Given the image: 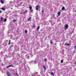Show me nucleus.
<instances>
[{
    "label": "nucleus",
    "mask_w": 76,
    "mask_h": 76,
    "mask_svg": "<svg viewBox=\"0 0 76 76\" xmlns=\"http://www.w3.org/2000/svg\"><path fill=\"white\" fill-rule=\"evenodd\" d=\"M15 59H17L18 61H17V60H15V62L18 63L16 64V65H19V64H21V63H23V64H24V65H25L26 61V60H25L24 58H22V56H20V55L19 54H17L16 56Z\"/></svg>",
    "instance_id": "f257e3e1"
},
{
    "label": "nucleus",
    "mask_w": 76,
    "mask_h": 76,
    "mask_svg": "<svg viewBox=\"0 0 76 76\" xmlns=\"http://www.w3.org/2000/svg\"><path fill=\"white\" fill-rule=\"evenodd\" d=\"M16 55L15 56V58H13V60H12L9 63V65L8 66H7V68H9V67H14V66H13L12 65L14 64V63H16L17 64H18V63H18L17 62H15V60H17L18 61V59H16Z\"/></svg>",
    "instance_id": "f03ea898"
},
{
    "label": "nucleus",
    "mask_w": 76,
    "mask_h": 76,
    "mask_svg": "<svg viewBox=\"0 0 76 76\" xmlns=\"http://www.w3.org/2000/svg\"><path fill=\"white\" fill-rule=\"evenodd\" d=\"M39 57L38 56H37L36 58V59L35 60L34 62L33 61H31L29 62V63L31 64H33V62H34V64H37V63H38V60H39Z\"/></svg>",
    "instance_id": "7ed1b4c3"
},
{
    "label": "nucleus",
    "mask_w": 76,
    "mask_h": 76,
    "mask_svg": "<svg viewBox=\"0 0 76 76\" xmlns=\"http://www.w3.org/2000/svg\"><path fill=\"white\" fill-rule=\"evenodd\" d=\"M12 53H9L7 56L8 57L10 58L11 57H12Z\"/></svg>",
    "instance_id": "20e7f679"
},
{
    "label": "nucleus",
    "mask_w": 76,
    "mask_h": 76,
    "mask_svg": "<svg viewBox=\"0 0 76 76\" xmlns=\"http://www.w3.org/2000/svg\"><path fill=\"white\" fill-rule=\"evenodd\" d=\"M44 10L42 9V14L43 16H45V15L44 13Z\"/></svg>",
    "instance_id": "39448f33"
},
{
    "label": "nucleus",
    "mask_w": 76,
    "mask_h": 76,
    "mask_svg": "<svg viewBox=\"0 0 76 76\" xmlns=\"http://www.w3.org/2000/svg\"><path fill=\"white\" fill-rule=\"evenodd\" d=\"M68 28H69V25H68V24H66L64 27L65 29H67Z\"/></svg>",
    "instance_id": "423d86ee"
},
{
    "label": "nucleus",
    "mask_w": 76,
    "mask_h": 76,
    "mask_svg": "<svg viewBox=\"0 0 76 76\" xmlns=\"http://www.w3.org/2000/svg\"><path fill=\"white\" fill-rule=\"evenodd\" d=\"M26 53V52L24 50H22L21 51V54H23V55L24 54Z\"/></svg>",
    "instance_id": "0eeeda50"
},
{
    "label": "nucleus",
    "mask_w": 76,
    "mask_h": 76,
    "mask_svg": "<svg viewBox=\"0 0 76 76\" xmlns=\"http://www.w3.org/2000/svg\"><path fill=\"white\" fill-rule=\"evenodd\" d=\"M9 62V61L7 60L6 59H4V63H5L6 64L8 63Z\"/></svg>",
    "instance_id": "6e6552de"
},
{
    "label": "nucleus",
    "mask_w": 76,
    "mask_h": 76,
    "mask_svg": "<svg viewBox=\"0 0 76 76\" xmlns=\"http://www.w3.org/2000/svg\"><path fill=\"white\" fill-rule=\"evenodd\" d=\"M7 76H11V74L9 72H7Z\"/></svg>",
    "instance_id": "1a4fd4ad"
},
{
    "label": "nucleus",
    "mask_w": 76,
    "mask_h": 76,
    "mask_svg": "<svg viewBox=\"0 0 76 76\" xmlns=\"http://www.w3.org/2000/svg\"><path fill=\"white\" fill-rule=\"evenodd\" d=\"M62 75L63 76H68L67 74H66V73H62Z\"/></svg>",
    "instance_id": "9d476101"
},
{
    "label": "nucleus",
    "mask_w": 76,
    "mask_h": 76,
    "mask_svg": "<svg viewBox=\"0 0 76 76\" xmlns=\"http://www.w3.org/2000/svg\"><path fill=\"white\" fill-rule=\"evenodd\" d=\"M60 15H61V12H58V16H57V17H58L59 16H60Z\"/></svg>",
    "instance_id": "9b49d317"
},
{
    "label": "nucleus",
    "mask_w": 76,
    "mask_h": 76,
    "mask_svg": "<svg viewBox=\"0 0 76 76\" xmlns=\"http://www.w3.org/2000/svg\"><path fill=\"white\" fill-rule=\"evenodd\" d=\"M28 12V11L27 10H26V11H25L24 12H23V14L25 15V14L26 13Z\"/></svg>",
    "instance_id": "f8f14e48"
},
{
    "label": "nucleus",
    "mask_w": 76,
    "mask_h": 76,
    "mask_svg": "<svg viewBox=\"0 0 76 76\" xmlns=\"http://www.w3.org/2000/svg\"><path fill=\"white\" fill-rule=\"evenodd\" d=\"M50 74L51 75V76H54V72H51L50 73Z\"/></svg>",
    "instance_id": "ddd939ff"
},
{
    "label": "nucleus",
    "mask_w": 76,
    "mask_h": 76,
    "mask_svg": "<svg viewBox=\"0 0 76 76\" xmlns=\"http://www.w3.org/2000/svg\"><path fill=\"white\" fill-rule=\"evenodd\" d=\"M13 44V43H10V40H9V42L8 43V45H10V44Z\"/></svg>",
    "instance_id": "4468645a"
},
{
    "label": "nucleus",
    "mask_w": 76,
    "mask_h": 76,
    "mask_svg": "<svg viewBox=\"0 0 76 76\" xmlns=\"http://www.w3.org/2000/svg\"><path fill=\"white\" fill-rule=\"evenodd\" d=\"M26 57L27 58V59H29L30 57L29 56L27 55L26 56Z\"/></svg>",
    "instance_id": "2eb2a0df"
},
{
    "label": "nucleus",
    "mask_w": 76,
    "mask_h": 76,
    "mask_svg": "<svg viewBox=\"0 0 76 76\" xmlns=\"http://www.w3.org/2000/svg\"><path fill=\"white\" fill-rule=\"evenodd\" d=\"M39 8V5H37L36 6V10H38Z\"/></svg>",
    "instance_id": "dca6fc26"
},
{
    "label": "nucleus",
    "mask_w": 76,
    "mask_h": 76,
    "mask_svg": "<svg viewBox=\"0 0 76 76\" xmlns=\"http://www.w3.org/2000/svg\"><path fill=\"white\" fill-rule=\"evenodd\" d=\"M47 50H48V48L50 47V46L48 44H47Z\"/></svg>",
    "instance_id": "f3484780"
},
{
    "label": "nucleus",
    "mask_w": 76,
    "mask_h": 76,
    "mask_svg": "<svg viewBox=\"0 0 76 76\" xmlns=\"http://www.w3.org/2000/svg\"><path fill=\"white\" fill-rule=\"evenodd\" d=\"M30 56L31 57H32L33 56V55H32V52H31V53H30Z\"/></svg>",
    "instance_id": "a211bd4d"
},
{
    "label": "nucleus",
    "mask_w": 76,
    "mask_h": 76,
    "mask_svg": "<svg viewBox=\"0 0 76 76\" xmlns=\"http://www.w3.org/2000/svg\"><path fill=\"white\" fill-rule=\"evenodd\" d=\"M43 68H44V69L45 70H46V67H45V66L43 65Z\"/></svg>",
    "instance_id": "6ab92c4d"
},
{
    "label": "nucleus",
    "mask_w": 76,
    "mask_h": 76,
    "mask_svg": "<svg viewBox=\"0 0 76 76\" xmlns=\"http://www.w3.org/2000/svg\"><path fill=\"white\" fill-rule=\"evenodd\" d=\"M8 50L10 51H12V47H10L8 48Z\"/></svg>",
    "instance_id": "aec40b11"
},
{
    "label": "nucleus",
    "mask_w": 76,
    "mask_h": 76,
    "mask_svg": "<svg viewBox=\"0 0 76 76\" xmlns=\"http://www.w3.org/2000/svg\"><path fill=\"white\" fill-rule=\"evenodd\" d=\"M65 10V8H64V7H63L62 8V10Z\"/></svg>",
    "instance_id": "412c9836"
},
{
    "label": "nucleus",
    "mask_w": 76,
    "mask_h": 76,
    "mask_svg": "<svg viewBox=\"0 0 76 76\" xmlns=\"http://www.w3.org/2000/svg\"><path fill=\"white\" fill-rule=\"evenodd\" d=\"M28 21H31V17H29L28 20Z\"/></svg>",
    "instance_id": "4be33fe9"
},
{
    "label": "nucleus",
    "mask_w": 76,
    "mask_h": 76,
    "mask_svg": "<svg viewBox=\"0 0 76 76\" xmlns=\"http://www.w3.org/2000/svg\"><path fill=\"white\" fill-rule=\"evenodd\" d=\"M10 5H11V6L13 7V4L12 5V3H13V2H10Z\"/></svg>",
    "instance_id": "5701e85b"
},
{
    "label": "nucleus",
    "mask_w": 76,
    "mask_h": 76,
    "mask_svg": "<svg viewBox=\"0 0 76 76\" xmlns=\"http://www.w3.org/2000/svg\"><path fill=\"white\" fill-rule=\"evenodd\" d=\"M3 17H1L0 18V20L1 22H2V20H3Z\"/></svg>",
    "instance_id": "b1692460"
},
{
    "label": "nucleus",
    "mask_w": 76,
    "mask_h": 76,
    "mask_svg": "<svg viewBox=\"0 0 76 76\" xmlns=\"http://www.w3.org/2000/svg\"><path fill=\"white\" fill-rule=\"evenodd\" d=\"M64 45H68V46H69V43H65Z\"/></svg>",
    "instance_id": "393cba45"
},
{
    "label": "nucleus",
    "mask_w": 76,
    "mask_h": 76,
    "mask_svg": "<svg viewBox=\"0 0 76 76\" xmlns=\"http://www.w3.org/2000/svg\"><path fill=\"white\" fill-rule=\"evenodd\" d=\"M4 63H1V66H4V65H5V64H4Z\"/></svg>",
    "instance_id": "a878e982"
},
{
    "label": "nucleus",
    "mask_w": 76,
    "mask_h": 76,
    "mask_svg": "<svg viewBox=\"0 0 76 76\" xmlns=\"http://www.w3.org/2000/svg\"><path fill=\"white\" fill-rule=\"evenodd\" d=\"M17 21V20H12V21L13 22H16Z\"/></svg>",
    "instance_id": "bb28decb"
},
{
    "label": "nucleus",
    "mask_w": 76,
    "mask_h": 76,
    "mask_svg": "<svg viewBox=\"0 0 76 76\" xmlns=\"http://www.w3.org/2000/svg\"><path fill=\"white\" fill-rule=\"evenodd\" d=\"M6 57H7V58H8V56H5L4 57V60H6Z\"/></svg>",
    "instance_id": "cd10ccee"
},
{
    "label": "nucleus",
    "mask_w": 76,
    "mask_h": 76,
    "mask_svg": "<svg viewBox=\"0 0 76 76\" xmlns=\"http://www.w3.org/2000/svg\"><path fill=\"white\" fill-rule=\"evenodd\" d=\"M29 8L30 9V10H32V7L30 6L29 7Z\"/></svg>",
    "instance_id": "c85d7f7f"
},
{
    "label": "nucleus",
    "mask_w": 76,
    "mask_h": 76,
    "mask_svg": "<svg viewBox=\"0 0 76 76\" xmlns=\"http://www.w3.org/2000/svg\"><path fill=\"white\" fill-rule=\"evenodd\" d=\"M8 36L9 37H10V38H11V37H12V34H8Z\"/></svg>",
    "instance_id": "c756f323"
},
{
    "label": "nucleus",
    "mask_w": 76,
    "mask_h": 76,
    "mask_svg": "<svg viewBox=\"0 0 76 76\" xmlns=\"http://www.w3.org/2000/svg\"><path fill=\"white\" fill-rule=\"evenodd\" d=\"M50 44L51 45H53V41H52V40H50Z\"/></svg>",
    "instance_id": "7c9ffc66"
},
{
    "label": "nucleus",
    "mask_w": 76,
    "mask_h": 76,
    "mask_svg": "<svg viewBox=\"0 0 76 76\" xmlns=\"http://www.w3.org/2000/svg\"><path fill=\"white\" fill-rule=\"evenodd\" d=\"M74 48L75 50H76V45H75L74 46Z\"/></svg>",
    "instance_id": "2f4dec72"
},
{
    "label": "nucleus",
    "mask_w": 76,
    "mask_h": 76,
    "mask_svg": "<svg viewBox=\"0 0 76 76\" xmlns=\"http://www.w3.org/2000/svg\"><path fill=\"white\" fill-rule=\"evenodd\" d=\"M1 1L2 4L4 3V2L3 1H2V0H1Z\"/></svg>",
    "instance_id": "473e14b6"
},
{
    "label": "nucleus",
    "mask_w": 76,
    "mask_h": 76,
    "mask_svg": "<svg viewBox=\"0 0 76 76\" xmlns=\"http://www.w3.org/2000/svg\"><path fill=\"white\" fill-rule=\"evenodd\" d=\"M39 29V26H38L37 28V30L38 31V30Z\"/></svg>",
    "instance_id": "72a5a7b5"
},
{
    "label": "nucleus",
    "mask_w": 76,
    "mask_h": 76,
    "mask_svg": "<svg viewBox=\"0 0 76 76\" xmlns=\"http://www.w3.org/2000/svg\"><path fill=\"white\" fill-rule=\"evenodd\" d=\"M15 75H16V76H18V73H17L16 72L15 73Z\"/></svg>",
    "instance_id": "f704fd0d"
},
{
    "label": "nucleus",
    "mask_w": 76,
    "mask_h": 76,
    "mask_svg": "<svg viewBox=\"0 0 76 76\" xmlns=\"http://www.w3.org/2000/svg\"><path fill=\"white\" fill-rule=\"evenodd\" d=\"M1 10H5V9L4 8H1Z\"/></svg>",
    "instance_id": "c9c22d12"
},
{
    "label": "nucleus",
    "mask_w": 76,
    "mask_h": 76,
    "mask_svg": "<svg viewBox=\"0 0 76 76\" xmlns=\"http://www.w3.org/2000/svg\"><path fill=\"white\" fill-rule=\"evenodd\" d=\"M6 20H7V19L5 18V19H4V22H6Z\"/></svg>",
    "instance_id": "e433bc0d"
},
{
    "label": "nucleus",
    "mask_w": 76,
    "mask_h": 76,
    "mask_svg": "<svg viewBox=\"0 0 76 76\" xmlns=\"http://www.w3.org/2000/svg\"><path fill=\"white\" fill-rule=\"evenodd\" d=\"M27 32H28V31L26 30L25 31V33H26V34H27Z\"/></svg>",
    "instance_id": "4c0bfd02"
},
{
    "label": "nucleus",
    "mask_w": 76,
    "mask_h": 76,
    "mask_svg": "<svg viewBox=\"0 0 76 76\" xmlns=\"http://www.w3.org/2000/svg\"><path fill=\"white\" fill-rule=\"evenodd\" d=\"M61 63H62L63 62V60H61Z\"/></svg>",
    "instance_id": "58836bf2"
},
{
    "label": "nucleus",
    "mask_w": 76,
    "mask_h": 76,
    "mask_svg": "<svg viewBox=\"0 0 76 76\" xmlns=\"http://www.w3.org/2000/svg\"><path fill=\"white\" fill-rule=\"evenodd\" d=\"M44 61H47V59L45 58V59H44Z\"/></svg>",
    "instance_id": "ea45409f"
},
{
    "label": "nucleus",
    "mask_w": 76,
    "mask_h": 76,
    "mask_svg": "<svg viewBox=\"0 0 76 76\" xmlns=\"http://www.w3.org/2000/svg\"><path fill=\"white\" fill-rule=\"evenodd\" d=\"M48 58L49 60H50V59H51V58H50V56H48Z\"/></svg>",
    "instance_id": "a19ab883"
},
{
    "label": "nucleus",
    "mask_w": 76,
    "mask_h": 76,
    "mask_svg": "<svg viewBox=\"0 0 76 76\" xmlns=\"http://www.w3.org/2000/svg\"><path fill=\"white\" fill-rule=\"evenodd\" d=\"M40 74H41V75H42V72L41 71V72H40Z\"/></svg>",
    "instance_id": "79ce46f5"
},
{
    "label": "nucleus",
    "mask_w": 76,
    "mask_h": 76,
    "mask_svg": "<svg viewBox=\"0 0 76 76\" xmlns=\"http://www.w3.org/2000/svg\"><path fill=\"white\" fill-rule=\"evenodd\" d=\"M33 12V10H31L30 11V12Z\"/></svg>",
    "instance_id": "37998d69"
},
{
    "label": "nucleus",
    "mask_w": 76,
    "mask_h": 76,
    "mask_svg": "<svg viewBox=\"0 0 76 76\" xmlns=\"http://www.w3.org/2000/svg\"><path fill=\"white\" fill-rule=\"evenodd\" d=\"M73 53H76V51H73Z\"/></svg>",
    "instance_id": "c03bdc74"
},
{
    "label": "nucleus",
    "mask_w": 76,
    "mask_h": 76,
    "mask_svg": "<svg viewBox=\"0 0 76 76\" xmlns=\"http://www.w3.org/2000/svg\"><path fill=\"white\" fill-rule=\"evenodd\" d=\"M3 52H1L0 53V54H1V55L2 54V53Z\"/></svg>",
    "instance_id": "a18cd8bd"
},
{
    "label": "nucleus",
    "mask_w": 76,
    "mask_h": 76,
    "mask_svg": "<svg viewBox=\"0 0 76 76\" xmlns=\"http://www.w3.org/2000/svg\"><path fill=\"white\" fill-rule=\"evenodd\" d=\"M33 27H34V28H35V27H36V26H33Z\"/></svg>",
    "instance_id": "49530a36"
},
{
    "label": "nucleus",
    "mask_w": 76,
    "mask_h": 76,
    "mask_svg": "<svg viewBox=\"0 0 76 76\" xmlns=\"http://www.w3.org/2000/svg\"><path fill=\"white\" fill-rule=\"evenodd\" d=\"M22 4V2H21L20 3V5H21V4Z\"/></svg>",
    "instance_id": "de8ad7c7"
},
{
    "label": "nucleus",
    "mask_w": 76,
    "mask_h": 76,
    "mask_svg": "<svg viewBox=\"0 0 76 76\" xmlns=\"http://www.w3.org/2000/svg\"><path fill=\"white\" fill-rule=\"evenodd\" d=\"M13 45H11V47H13Z\"/></svg>",
    "instance_id": "09e8293b"
},
{
    "label": "nucleus",
    "mask_w": 76,
    "mask_h": 76,
    "mask_svg": "<svg viewBox=\"0 0 76 76\" xmlns=\"http://www.w3.org/2000/svg\"><path fill=\"white\" fill-rule=\"evenodd\" d=\"M2 12H1V11H0V13H1Z\"/></svg>",
    "instance_id": "8fccbe9b"
},
{
    "label": "nucleus",
    "mask_w": 76,
    "mask_h": 76,
    "mask_svg": "<svg viewBox=\"0 0 76 76\" xmlns=\"http://www.w3.org/2000/svg\"><path fill=\"white\" fill-rule=\"evenodd\" d=\"M15 7H17V6L15 5Z\"/></svg>",
    "instance_id": "3c124183"
},
{
    "label": "nucleus",
    "mask_w": 76,
    "mask_h": 76,
    "mask_svg": "<svg viewBox=\"0 0 76 76\" xmlns=\"http://www.w3.org/2000/svg\"><path fill=\"white\" fill-rule=\"evenodd\" d=\"M74 69H75V70H76V68H74Z\"/></svg>",
    "instance_id": "603ef678"
},
{
    "label": "nucleus",
    "mask_w": 76,
    "mask_h": 76,
    "mask_svg": "<svg viewBox=\"0 0 76 76\" xmlns=\"http://www.w3.org/2000/svg\"><path fill=\"white\" fill-rule=\"evenodd\" d=\"M55 45H56V44H55Z\"/></svg>",
    "instance_id": "864d4df0"
},
{
    "label": "nucleus",
    "mask_w": 76,
    "mask_h": 76,
    "mask_svg": "<svg viewBox=\"0 0 76 76\" xmlns=\"http://www.w3.org/2000/svg\"><path fill=\"white\" fill-rule=\"evenodd\" d=\"M34 76V75H33V76Z\"/></svg>",
    "instance_id": "5fc2aeb1"
},
{
    "label": "nucleus",
    "mask_w": 76,
    "mask_h": 76,
    "mask_svg": "<svg viewBox=\"0 0 76 76\" xmlns=\"http://www.w3.org/2000/svg\"><path fill=\"white\" fill-rule=\"evenodd\" d=\"M7 41H8V40H7Z\"/></svg>",
    "instance_id": "6e6d98bb"
},
{
    "label": "nucleus",
    "mask_w": 76,
    "mask_h": 76,
    "mask_svg": "<svg viewBox=\"0 0 76 76\" xmlns=\"http://www.w3.org/2000/svg\"><path fill=\"white\" fill-rule=\"evenodd\" d=\"M75 64H76V62L75 63Z\"/></svg>",
    "instance_id": "4d7b16f0"
},
{
    "label": "nucleus",
    "mask_w": 76,
    "mask_h": 76,
    "mask_svg": "<svg viewBox=\"0 0 76 76\" xmlns=\"http://www.w3.org/2000/svg\"><path fill=\"white\" fill-rule=\"evenodd\" d=\"M26 67V66H25V67Z\"/></svg>",
    "instance_id": "13d9d810"
}]
</instances>
